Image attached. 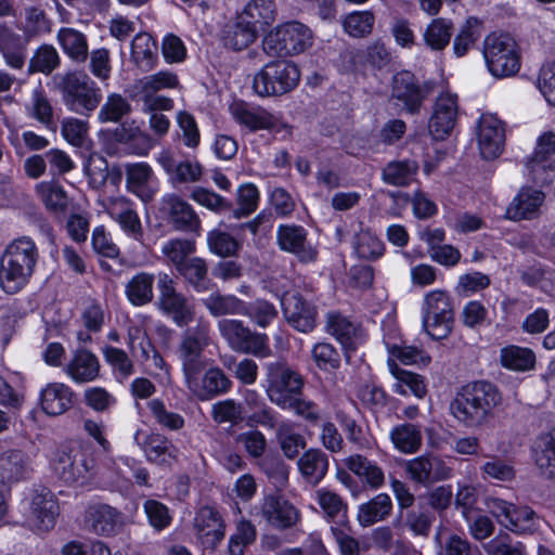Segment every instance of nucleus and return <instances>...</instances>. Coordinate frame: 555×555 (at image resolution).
I'll use <instances>...</instances> for the list:
<instances>
[{
  "instance_id": "f257e3e1",
  "label": "nucleus",
  "mask_w": 555,
  "mask_h": 555,
  "mask_svg": "<svg viewBox=\"0 0 555 555\" xmlns=\"http://www.w3.org/2000/svg\"><path fill=\"white\" fill-rule=\"evenodd\" d=\"M501 401L502 393L494 383L473 380L457 389L450 402V412L464 426L476 428L492 417Z\"/></svg>"
},
{
  "instance_id": "f03ea898",
  "label": "nucleus",
  "mask_w": 555,
  "mask_h": 555,
  "mask_svg": "<svg viewBox=\"0 0 555 555\" xmlns=\"http://www.w3.org/2000/svg\"><path fill=\"white\" fill-rule=\"evenodd\" d=\"M39 249L29 236L10 242L0 257V287L8 295L23 291L30 282L39 260Z\"/></svg>"
},
{
  "instance_id": "7ed1b4c3",
  "label": "nucleus",
  "mask_w": 555,
  "mask_h": 555,
  "mask_svg": "<svg viewBox=\"0 0 555 555\" xmlns=\"http://www.w3.org/2000/svg\"><path fill=\"white\" fill-rule=\"evenodd\" d=\"M482 54L487 68L493 77H512L520 69V48L515 38L506 31H492L487 35Z\"/></svg>"
},
{
  "instance_id": "20e7f679",
  "label": "nucleus",
  "mask_w": 555,
  "mask_h": 555,
  "mask_svg": "<svg viewBox=\"0 0 555 555\" xmlns=\"http://www.w3.org/2000/svg\"><path fill=\"white\" fill-rule=\"evenodd\" d=\"M263 367L266 375L261 385L272 403L287 406L294 402L293 398L302 396L304 376L285 360L267 362Z\"/></svg>"
},
{
  "instance_id": "39448f33",
  "label": "nucleus",
  "mask_w": 555,
  "mask_h": 555,
  "mask_svg": "<svg viewBox=\"0 0 555 555\" xmlns=\"http://www.w3.org/2000/svg\"><path fill=\"white\" fill-rule=\"evenodd\" d=\"M434 88L433 80L421 81L413 72L402 69L391 77L389 101L400 113L415 116L421 113Z\"/></svg>"
},
{
  "instance_id": "423d86ee",
  "label": "nucleus",
  "mask_w": 555,
  "mask_h": 555,
  "mask_svg": "<svg viewBox=\"0 0 555 555\" xmlns=\"http://www.w3.org/2000/svg\"><path fill=\"white\" fill-rule=\"evenodd\" d=\"M300 75L298 65L292 61H269L255 74L253 89L261 98L281 96L297 88Z\"/></svg>"
},
{
  "instance_id": "0eeeda50",
  "label": "nucleus",
  "mask_w": 555,
  "mask_h": 555,
  "mask_svg": "<svg viewBox=\"0 0 555 555\" xmlns=\"http://www.w3.org/2000/svg\"><path fill=\"white\" fill-rule=\"evenodd\" d=\"M312 46V31L298 21L282 23L267 33L263 51L270 56L287 57L304 53Z\"/></svg>"
},
{
  "instance_id": "6e6552de",
  "label": "nucleus",
  "mask_w": 555,
  "mask_h": 555,
  "mask_svg": "<svg viewBox=\"0 0 555 555\" xmlns=\"http://www.w3.org/2000/svg\"><path fill=\"white\" fill-rule=\"evenodd\" d=\"M62 100L66 108L89 116L100 104L102 92L85 72H70L60 82Z\"/></svg>"
},
{
  "instance_id": "1a4fd4ad",
  "label": "nucleus",
  "mask_w": 555,
  "mask_h": 555,
  "mask_svg": "<svg viewBox=\"0 0 555 555\" xmlns=\"http://www.w3.org/2000/svg\"><path fill=\"white\" fill-rule=\"evenodd\" d=\"M220 335L234 351L258 358L270 356L269 336L253 332L242 320L222 319L218 322Z\"/></svg>"
},
{
  "instance_id": "9d476101",
  "label": "nucleus",
  "mask_w": 555,
  "mask_h": 555,
  "mask_svg": "<svg viewBox=\"0 0 555 555\" xmlns=\"http://www.w3.org/2000/svg\"><path fill=\"white\" fill-rule=\"evenodd\" d=\"M156 218L175 231L199 235L202 221L194 208L181 196L167 193L159 199Z\"/></svg>"
},
{
  "instance_id": "9b49d317",
  "label": "nucleus",
  "mask_w": 555,
  "mask_h": 555,
  "mask_svg": "<svg viewBox=\"0 0 555 555\" xmlns=\"http://www.w3.org/2000/svg\"><path fill=\"white\" fill-rule=\"evenodd\" d=\"M176 281L167 273L159 272L157 275L158 300L157 306L164 315L171 319L179 326H188L195 317L194 306L185 295L178 292Z\"/></svg>"
},
{
  "instance_id": "f8f14e48",
  "label": "nucleus",
  "mask_w": 555,
  "mask_h": 555,
  "mask_svg": "<svg viewBox=\"0 0 555 555\" xmlns=\"http://www.w3.org/2000/svg\"><path fill=\"white\" fill-rule=\"evenodd\" d=\"M485 505L502 527L516 534L533 533L537 530V514L528 505H516L495 496H488Z\"/></svg>"
},
{
  "instance_id": "ddd939ff",
  "label": "nucleus",
  "mask_w": 555,
  "mask_h": 555,
  "mask_svg": "<svg viewBox=\"0 0 555 555\" xmlns=\"http://www.w3.org/2000/svg\"><path fill=\"white\" fill-rule=\"evenodd\" d=\"M426 306L423 326L434 340L447 338L454 323L452 302L444 291H433L425 296Z\"/></svg>"
},
{
  "instance_id": "4468645a",
  "label": "nucleus",
  "mask_w": 555,
  "mask_h": 555,
  "mask_svg": "<svg viewBox=\"0 0 555 555\" xmlns=\"http://www.w3.org/2000/svg\"><path fill=\"white\" fill-rule=\"evenodd\" d=\"M280 306L287 324L300 333H310L317 327L318 308L298 289L284 291Z\"/></svg>"
},
{
  "instance_id": "2eb2a0df",
  "label": "nucleus",
  "mask_w": 555,
  "mask_h": 555,
  "mask_svg": "<svg viewBox=\"0 0 555 555\" xmlns=\"http://www.w3.org/2000/svg\"><path fill=\"white\" fill-rule=\"evenodd\" d=\"M309 231L301 224L281 223L276 228L275 240L281 251L294 255L300 263L318 260L319 250L309 241Z\"/></svg>"
},
{
  "instance_id": "dca6fc26",
  "label": "nucleus",
  "mask_w": 555,
  "mask_h": 555,
  "mask_svg": "<svg viewBox=\"0 0 555 555\" xmlns=\"http://www.w3.org/2000/svg\"><path fill=\"white\" fill-rule=\"evenodd\" d=\"M326 330L340 344L347 364L351 363L352 354L367 340L363 326L338 311L327 313Z\"/></svg>"
},
{
  "instance_id": "f3484780",
  "label": "nucleus",
  "mask_w": 555,
  "mask_h": 555,
  "mask_svg": "<svg viewBox=\"0 0 555 555\" xmlns=\"http://www.w3.org/2000/svg\"><path fill=\"white\" fill-rule=\"evenodd\" d=\"M208 346V336L199 328H189L182 336L177 353L182 364L184 380L190 376L198 375L206 369L205 348Z\"/></svg>"
},
{
  "instance_id": "a211bd4d",
  "label": "nucleus",
  "mask_w": 555,
  "mask_h": 555,
  "mask_svg": "<svg viewBox=\"0 0 555 555\" xmlns=\"http://www.w3.org/2000/svg\"><path fill=\"white\" fill-rule=\"evenodd\" d=\"M553 155H555V132L544 131L538 137L534 150L526 163L535 184L547 186L553 182L555 165L550 163Z\"/></svg>"
},
{
  "instance_id": "6ab92c4d",
  "label": "nucleus",
  "mask_w": 555,
  "mask_h": 555,
  "mask_svg": "<svg viewBox=\"0 0 555 555\" xmlns=\"http://www.w3.org/2000/svg\"><path fill=\"white\" fill-rule=\"evenodd\" d=\"M459 98L455 93H440L434 105L433 113L428 119V131L435 141L448 139L457 120Z\"/></svg>"
},
{
  "instance_id": "aec40b11",
  "label": "nucleus",
  "mask_w": 555,
  "mask_h": 555,
  "mask_svg": "<svg viewBox=\"0 0 555 555\" xmlns=\"http://www.w3.org/2000/svg\"><path fill=\"white\" fill-rule=\"evenodd\" d=\"M195 534L204 548L215 550L225 535V522L216 506H199L193 519Z\"/></svg>"
},
{
  "instance_id": "412c9836",
  "label": "nucleus",
  "mask_w": 555,
  "mask_h": 555,
  "mask_svg": "<svg viewBox=\"0 0 555 555\" xmlns=\"http://www.w3.org/2000/svg\"><path fill=\"white\" fill-rule=\"evenodd\" d=\"M99 133L105 144H124L138 155H144L151 149L149 135L141 131L134 120L119 121L115 127L101 129Z\"/></svg>"
},
{
  "instance_id": "4be33fe9",
  "label": "nucleus",
  "mask_w": 555,
  "mask_h": 555,
  "mask_svg": "<svg viewBox=\"0 0 555 555\" xmlns=\"http://www.w3.org/2000/svg\"><path fill=\"white\" fill-rule=\"evenodd\" d=\"M184 382L189 390L201 401L225 395L233 386L230 377L218 366L204 370L202 374L190 376Z\"/></svg>"
},
{
  "instance_id": "5701e85b",
  "label": "nucleus",
  "mask_w": 555,
  "mask_h": 555,
  "mask_svg": "<svg viewBox=\"0 0 555 555\" xmlns=\"http://www.w3.org/2000/svg\"><path fill=\"white\" fill-rule=\"evenodd\" d=\"M261 514L271 527L279 530L291 529L300 519L299 509L279 492L263 495Z\"/></svg>"
},
{
  "instance_id": "b1692460",
  "label": "nucleus",
  "mask_w": 555,
  "mask_h": 555,
  "mask_svg": "<svg viewBox=\"0 0 555 555\" xmlns=\"http://www.w3.org/2000/svg\"><path fill=\"white\" fill-rule=\"evenodd\" d=\"M406 470L414 481L422 485L448 480L453 476V468L441 456L433 453L411 460Z\"/></svg>"
},
{
  "instance_id": "393cba45",
  "label": "nucleus",
  "mask_w": 555,
  "mask_h": 555,
  "mask_svg": "<svg viewBox=\"0 0 555 555\" xmlns=\"http://www.w3.org/2000/svg\"><path fill=\"white\" fill-rule=\"evenodd\" d=\"M505 129L494 115H481L477 122V141L483 159L498 158L502 153Z\"/></svg>"
},
{
  "instance_id": "a878e982",
  "label": "nucleus",
  "mask_w": 555,
  "mask_h": 555,
  "mask_svg": "<svg viewBox=\"0 0 555 555\" xmlns=\"http://www.w3.org/2000/svg\"><path fill=\"white\" fill-rule=\"evenodd\" d=\"M258 31L255 22L247 21L241 13L228 21L220 30V41L225 49L240 52L253 44Z\"/></svg>"
},
{
  "instance_id": "bb28decb",
  "label": "nucleus",
  "mask_w": 555,
  "mask_h": 555,
  "mask_svg": "<svg viewBox=\"0 0 555 555\" xmlns=\"http://www.w3.org/2000/svg\"><path fill=\"white\" fill-rule=\"evenodd\" d=\"M435 521L436 513L429 511L420 500L414 508L397 514L395 526L406 530L413 538H428Z\"/></svg>"
},
{
  "instance_id": "cd10ccee",
  "label": "nucleus",
  "mask_w": 555,
  "mask_h": 555,
  "mask_svg": "<svg viewBox=\"0 0 555 555\" xmlns=\"http://www.w3.org/2000/svg\"><path fill=\"white\" fill-rule=\"evenodd\" d=\"M30 509L39 529L49 531L54 528L60 515V506L50 489L41 487L39 490H35Z\"/></svg>"
},
{
  "instance_id": "c85d7f7f",
  "label": "nucleus",
  "mask_w": 555,
  "mask_h": 555,
  "mask_svg": "<svg viewBox=\"0 0 555 555\" xmlns=\"http://www.w3.org/2000/svg\"><path fill=\"white\" fill-rule=\"evenodd\" d=\"M153 178V169L145 162L128 164L126 166L127 191L143 203L152 201L156 193V189L152 184Z\"/></svg>"
},
{
  "instance_id": "c756f323",
  "label": "nucleus",
  "mask_w": 555,
  "mask_h": 555,
  "mask_svg": "<svg viewBox=\"0 0 555 555\" xmlns=\"http://www.w3.org/2000/svg\"><path fill=\"white\" fill-rule=\"evenodd\" d=\"M545 199L541 190L532 186H522L507 208V215L512 220H531L538 212Z\"/></svg>"
},
{
  "instance_id": "7c9ffc66",
  "label": "nucleus",
  "mask_w": 555,
  "mask_h": 555,
  "mask_svg": "<svg viewBox=\"0 0 555 555\" xmlns=\"http://www.w3.org/2000/svg\"><path fill=\"white\" fill-rule=\"evenodd\" d=\"M73 390L62 383L49 384L40 391V405L47 415L57 416L65 413L73 405Z\"/></svg>"
},
{
  "instance_id": "2f4dec72",
  "label": "nucleus",
  "mask_w": 555,
  "mask_h": 555,
  "mask_svg": "<svg viewBox=\"0 0 555 555\" xmlns=\"http://www.w3.org/2000/svg\"><path fill=\"white\" fill-rule=\"evenodd\" d=\"M246 405V423L249 426L261 425L274 427L276 424V412L269 406L264 399L256 390L247 389L243 396Z\"/></svg>"
},
{
  "instance_id": "473e14b6",
  "label": "nucleus",
  "mask_w": 555,
  "mask_h": 555,
  "mask_svg": "<svg viewBox=\"0 0 555 555\" xmlns=\"http://www.w3.org/2000/svg\"><path fill=\"white\" fill-rule=\"evenodd\" d=\"M176 270L196 293L214 291L217 287L208 276V266L204 258L192 257Z\"/></svg>"
},
{
  "instance_id": "72a5a7b5",
  "label": "nucleus",
  "mask_w": 555,
  "mask_h": 555,
  "mask_svg": "<svg viewBox=\"0 0 555 555\" xmlns=\"http://www.w3.org/2000/svg\"><path fill=\"white\" fill-rule=\"evenodd\" d=\"M100 362L98 357L88 349L80 348L67 364V374L75 383H88L98 378Z\"/></svg>"
},
{
  "instance_id": "f704fd0d",
  "label": "nucleus",
  "mask_w": 555,
  "mask_h": 555,
  "mask_svg": "<svg viewBox=\"0 0 555 555\" xmlns=\"http://www.w3.org/2000/svg\"><path fill=\"white\" fill-rule=\"evenodd\" d=\"M120 513L108 504H96L88 508L86 524L90 531L99 535H112L116 531Z\"/></svg>"
},
{
  "instance_id": "c9c22d12",
  "label": "nucleus",
  "mask_w": 555,
  "mask_h": 555,
  "mask_svg": "<svg viewBox=\"0 0 555 555\" xmlns=\"http://www.w3.org/2000/svg\"><path fill=\"white\" fill-rule=\"evenodd\" d=\"M143 450L150 462L160 466H170L177 460V447L170 439L158 433H152L145 437Z\"/></svg>"
},
{
  "instance_id": "e433bc0d",
  "label": "nucleus",
  "mask_w": 555,
  "mask_h": 555,
  "mask_svg": "<svg viewBox=\"0 0 555 555\" xmlns=\"http://www.w3.org/2000/svg\"><path fill=\"white\" fill-rule=\"evenodd\" d=\"M53 469L62 481L70 485L85 477L89 467L83 453L62 451L53 463Z\"/></svg>"
},
{
  "instance_id": "4c0bfd02",
  "label": "nucleus",
  "mask_w": 555,
  "mask_h": 555,
  "mask_svg": "<svg viewBox=\"0 0 555 555\" xmlns=\"http://www.w3.org/2000/svg\"><path fill=\"white\" fill-rule=\"evenodd\" d=\"M304 479L311 486L319 485L328 470V457L320 449L307 450L297 462Z\"/></svg>"
},
{
  "instance_id": "58836bf2",
  "label": "nucleus",
  "mask_w": 555,
  "mask_h": 555,
  "mask_svg": "<svg viewBox=\"0 0 555 555\" xmlns=\"http://www.w3.org/2000/svg\"><path fill=\"white\" fill-rule=\"evenodd\" d=\"M28 473L26 456L21 450H9L0 454V486L26 479Z\"/></svg>"
},
{
  "instance_id": "ea45409f",
  "label": "nucleus",
  "mask_w": 555,
  "mask_h": 555,
  "mask_svg": "<svg viewBox=\"0 0 555 555\" xmlns=\"http://www.w3.org/2000/svg\"><path fill=\"white\" fill-rule=\"evenodd\" d=\"M206 298L202 299L203 306L215 318L232 314L243 315L245 300L233 294H221L218 286Z\"/></svg>"
},
{
  "instance_id": "a19ab883",
  "label": "nucleus",
  "mask_w": 555,
  "mask_h": 555,
  "mask_svg": "<svg viewBox=\"0 0 555 555\" xmlns=\"http://www.w3.org/2000/svg\"><path fill=\"white\" fill-rule=\"evenodd\" d=\"M155 275L150 272H137L125 285V295L134 307H143L154 298Z\"/></svg>"
},
{
  "instance_id": "79ce46f5",
  "label": "nucleus",
  "mask_w": 555,
  "mask_h": 555,
  "mask_svg": "<svg viewBox=\"0 0 555 555\" xmlns=\"http://www.w3.org/2000/svg\"><path fill=\"white\" fill-rule=\"evenodd\" d=\"M532 453L537 466L550 478L555 477V426L537 437Z\"/></svg>"
},
{
  "instance_id": "37998d69",
  "label": "nucleus",
  "mask_w": 555,
  "mask_h": 555,
  "mask_svg": "<svg viewBox=\"0 0 555 555\" xmlns=\"http://www.w3.org/2000/svg\"><path fill=\"white\" fill-rule=\"evenodd\" d=\"M318 504L324 512L326 520L333 524L331 527H348V505L339 494L330 490H319Z\"/></svg>"
},
{
  "instance_id": "c03bdc74",
  "label": "nucleus",
  "mask_w": 555,
  "mask_h": 555,
  "mask_svg": "<svg viewBox=\"0 0 555 555\" xmlns=\"http://www.w3.org/2000/svg\"><path fill=\"white\" fill-rule=\"evenodd\" d=\"M388 365L390 372L398 380L393 387V392L402 396L413 395L418 399L426 396L427 385L422 375L398 367L396 362L390 359L388 360Z\"/></svg>"
},
{
  "instance_id": "a18cd8bd",
  "label": "nucleus",
  "mask_w": 555,
  "mask_h": 555,
  "mask_svg": "<svg viewBox=\"0 0 555 555\" xmlns=\"http://www.w3.org/2000/svg\"><path fill=\"white\" fill-rule=\"evenodd\" d=\"M232 115L237 124L246 127L251 132L270 130L274 127L273 117L269 112L250 109L244 101L234 105Z\"/></svg>"
},
{
  "instance_id": "49530a36",
  "label": "nucleus",
  "mask_w": 555,
  "mask_h": 555,
  "mask_svg": "<svg viewBox=\"0 0 555 555\" xmlns=\"http://www.w3.org/2000/svg\"><path fill=\"white\" fill-rule=\"evenodd\" d=\"M390 440L399 452L413 454L421 449L423 436L418 425L402 423L392 427Z\"/></svg>"
},
{
  "instance_id": "de8ad7c7",
  "label": "nucleus",
  "mask_w": 555,
  "mask_h": 555,
  "mask_svg": "<svg viewBox=\"0 0 555 555\" xmlns=\"http://www.w3.org/2000/svg\"><path fill=\"white\" fill-rule=\"evenodd\" d=\"M535 353L528 347L508 345L501 349L500 363L509 371L527 372L535 365Z\"/></svg>"
},
{
  "instance_id": "09e8293b",
  "label": "nucleus",
  "mask_w": 555,
  "mask_h": 555,
  "mask_svg": "<svg viewBox=\"0 0 555 555\" xmlns=\"http://www.w3.org/2000/svg\"><path fill=\"white\" fill-rule=\"evenodd\" d=\"M247 21L255 22V28L264 31L271 26L276 17V5L273 0H249L242 12Z\"/></svg>"
},
{
  "instance_id": "8fccbe9b",
  "label": "nucleus",
  "mask_w": 555,
  "mask_h": 555,
  "mask_svg": "<svg viewBox=\"0 0 555 555\" xmlns=\"http://www.w3.org/2000/svg\"><path fill=\"white\" fill-rule=\"evenodd\" d=\"M131 55L141 68L152 69L158 60L156 39L145 31L137 34L131 42Z\"/></svg>"
},
{
  "instance_id": "3c124183",
  "label": "nucleus",
  "mask_w": 555,
  "mask_h": 555,
  "mask_svg": "<svg viewBox=\"0 0 555 555\" xmlns=\"http://www.w3.org/2000/svg\"><path fill=\"white\" fill-rule=\"evenodd\" d=\"M57 41L63 52L72 60L80 63L88 57V41L85 34L70 28L62 27L57 33Z\"/></svg>"
},
{
  "instance_id": "603ef678",
  "label": "nucleus",
  "mask_w": 555,
  "mask_h": 555,
  "mask_svg": "<svg viewBox=\"0 0 555 555\" xmlns=\"http://www.w3.org/2000/svg\"><path fill=\"white\" fill-rule=\"evenodd\" d=\"M206 240L209 251L220 258L235 257L243 247L241 240L219 228L208 231Z\"/></svg>"
},
{
  "instance_id": "864d4df0",
  "label": "nucleus",
  "mask_w": 555,
  "mask_h": 555,
  "mask_svg": "<svg viewBox=\"0 0 555 555\" xmlns=\"http://www.w3.org/2000/svg\"><path fill=\"white\" fill-rule=\"evenodd\" d=\"M392 509V501L387 493H379L359 507L358 520L363 527L385 519Z\"/></svg>"
},
{
  "instance_id": "5fc2aeb1",
  "label": "nucleus",
  "mask_w": 555,
  "mask_h": 555,
  "mask_svg": "<svg viewBox=\"0 0 555 555\" xmlns=\"http://www.w3.org/2000/svg\"><path fill=\"white\" fill-rule=\"evenodd\" d=\"M258 466L275 488L282 489L288 483L291 467L278 452L268 451L258 460Z\"/></svg>"
},
{
  "instance_id": "6e6d98bb",
  "label": "nucleus",
  "mask_w": 555,
  "mask_h": 555,
  "mask_svg": "<svg viewBox=\"0 0 555 555\" xmlns=\"http://www.w3.org/2000/svg\"><path fill=\"white\" fill-rule=\"evenodd\" d=\"M453 23L443 17L433 18L423 34L424 43L433 51H442L449 46Z\"/></svg>"
},
{
  "instance_id": "4d7b16f0",
  "label": "nucleus",
  "mask_w": 555,
  "mask_h": 555,
  "mask_svg": "<svg viewBox=\"0 0 555 555\" xmlns=\"http://www.w3.org/2000/svg\"><path fill=\"white\" fill-rule=\"evenodd\" d=\"M311 358L315 366L324 373L335 374L340 367V352L331 343L320 341L314 344L311 349Z\"/></svg>"
},
{
  "instance_id": "13d9d810",
  "label": "nucleus",
  "mask_w": 555,
  "mask_h": 555,
  "mask_svg": "<svg viewBox=\"0 0 555 555\" xmlns=\"http://www.w3.org/2000/svg\"><path fill=\"white\" fill-rule=\"evenodd\" d=\"M132 111L130 102L121 94L113 92L106 98L105 103L101 106L98 119L100 122L122 121Z\"/></svg>"
},
{
  "instance_id": "bf43d9fd",
  "label": "nucleus",
  "mask_w": 555,
  "mask_h": 555,
  "mask_svg": "<svg viewBox=\"0 0 555 555\" xmlns=\"http://www.w3.org/2000/svg\"><path fill=\"white\" fill-rule=\"evenodd\" d=\"M259 201L260 192L256 184L246 182L240 185L236 196L237 207H232L230 210L232 212L231 216L235 219L248 217L257 210Z\"/></svg>"
},
{
  "instance_id": "052dcab7",
  "label": "nucleus",
  "mask_w": 555,
  "mask_h": 555,
  "mask_svg": "<svg viewBox=\"0 0 555 555\" xmlns=\"http://www.w3.org/2000/svg\"><path fill=\"white\" fill-rule=\"evenodd\" d=\"M416 166L409 159L392 160L382 171V179L386 184L405 186L412 180Z\"/></svg>"
},
{
  "instance_id": "680f3d73",
  "label": "nucleus",
  "mask_w": 555,
  "mask_h": 555,
  "mask_svg": "<svg viewBox=\"0 0 555 555\" xmlns=\"http://www.w3.org/2000/svg\"><path fill=\"white\" fill-rule=\"evenodd\" d=\"M196 251L194 238H171L164 243L162 253L178 269L182 263L189 260L191 255Z\"/></svg>"
},
{
  "instance_id": "e2e57ef3",
  "label": "nucleus",
  "mask_w": 555,
  "mask_h": 555,
  "mask_svg": "<svg viewBox=\"0 0 555 555\" xmlns=\"http://www.w3.org/2000/svg\"><path fill=\"white\" fill-rule=\"evenodd\" d=\"M353 243L354 253L360 259L375 261L385 254L384 242L370 231L357 234Z\"/></svg>"
},
{
  "instance_id": "0e129e2a",
  "label": "nucleus",
  "mask_w": 555,
  "mask_h": 555,
  "mask_svg": "<svg viewBox=\"0 0 555 555\" xmlns=\"http://www.w3.org/2000/svg\"><path fill=\"white\" fill-rule=\"evenodd\" d=\"M37 191L41 199L43 201L47 209L56 212L63 211L67 208V193L59 182H41L37 185Z\"/></svg>"
},
{
  "instance_id": "69168bd1",
  "label": "nucleus",
  "mask_w": 555,
  "mask_h": 555,
  "mask_svg": "<svg viewBox=\"0 0 555 555\" xmlns=\"http://www.w3.org/2000/svg\"><path fill=\"white\" fill-rule=\"evenodd\" d=\"M60 65V56L56 49L50 44H41L29 60L28 73L51 74Z\"/></svg>"
},
{
  "instance_id": "338daca9",
  "label": "nucleus",
  "mask_w": 555,
  "mask_h": 555,
  "mask_svg": "<svg viewBox=\"0 0 555 555\" xmlns=\"http://www.w3.org/2000/svg\"><path fill=\"white\" fill-rule=\"evenodd\" d=\"M143 512L147 518L149 525L155 532H162L172 524L173 516L169 507L158 500H145L143 503Z\"/></svg>"
},
{
  "instance_id": "774afa93",
  "label": "nucleus",
  "mask_w": 555,
  "mask_h": 555,
  "mask_svg": "<svg viewBox=\"0 0 555 555\" xmlns=\"http://www.w3.org/2000/svg\"><path fill=\"white\" fill-rule=\"evenodd\" d=\"M190 198L216 214H227L232 209V202L230 199L204 186L194 188Z\"/></svg>"
}]
</instances>
